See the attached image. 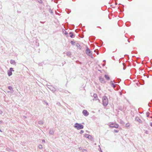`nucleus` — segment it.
Here are the masks:
<instances>
[{
    "label": "nucleus",
    "mask_w": 152,
    "mask_h": 152,
    "mask_svg": "<svg viewBox=\"0 0 152 152\" xmlns=\"http://www.w3.org/2000/svg\"><path fill=\"white\" fill-rule=\"evenodd\" d=\"M74 127L77 130H80L81 129H83L84 127L83 125L78 123H75V124Z\"/></svg>",
    "instance_id": "f257e3e1"
},
{
    "label": "nucleus",
    "mask_w": 152,
    "mask_h": 152,
    "mask_svg": "<svg viewBox=\"0 0 152 152\" xmlns=\"http://www.w3.org/2000/svg\"><path fill=\"white\" fill-rule=\"evenodd\" d=\"M103 104L104 106H106L108 104V99L106 96L102 97Z\"/></svg>",
    "instance_id": "f03ea898"
},
{
    "label": "nucleus",
    "mask_w": 152,
    "mask_h": 152,
    "mask_svg": "<svg viewBox=\"0 0 152 152\" xmlns=\"http://www.w3.org/2000/svg\"><path fill=\"white\" fill-rule=\"evenodd\" d=\"M86 53L88 56L90 57L91 58H93L92 52L90 50V49L87 46H86Z\"/></svg>",
    "instance_id": "7ed1b4c3"
},
{
    "label": "nucleus",
    "mask_w": 152,
    "mask_h": 152,
    "mask_svg": "<svg viewBox=\"0 0 152 152\" xmlns=\"http://www.w3.org/2000/svg\"><path fill=\"white\" fill-rule=\"evenodd\" d=\"M109 126L110 128H117L118 127V124L112 123L110 124Z\"/></svg>",
    "instance_id": "20e7f679"
},
{
    "label": "nucleus",
    "mask_w": 152,
    "mask_h": 152,
    "mask_svg": "<svg viewBox=\"0 0 152 152\" xmlns=\"http://www.w3.org/2000/svg\"><path fill=\"white\" fill-rule=\"evenodd\" d=\"M84 136L90 140H92L93 139V137L91 135L87 134H85Z\"/></svg>",
    "instance_id": "39448f33"
},
{
    "label": "nucleus",
    "mask_w": 152,
    "mask_h": 152,
    "mask_svg": "<svg viewBox=\"0 0 152 152\" xmlns=\"http://www.w3.org/2000/svg\"><path fill=\"white\" fill-rule=\"evenodd\" d=\"M135 120L138 122L140 123H142V121L138 117H136L135 118Z\"/></svg>",
    "instance_id": "423d86ee"
},
{
    "label": "nucleus",
    "mask_w": 152,
    "mask_h": 152,
    "mask_svg": "<svg viewBox=\"0 0 152 152\" xmlns=\"http://www.w3.org/2000/svg\"><path fill=\"white\" fill-rule=\"evenodd\" d=\"M83 113L85 116H87L89 115V113L86 110H84L83 111Z\"/></svg>",
    "instance_id": "0eeeda50"
},
{
    "label": "nucleus",
    "mask_w": 152,
    "mask_h": 152,
    "mask_svg": "<svg viewBox=\"0 0 152 152\" xmlns=\"http://www.w3.org/2000/svg\"><path fill=\"white\" fill-rule=\"evenodd\" d=\"M99 80L100 82L103 83H105V81L103 78L101 77H99Z\"/></svg>",
    "instance_id": "6e6552de"
},
{
    "label": "nucleus",
    "mask_w": 152,
    "mask_h": 152,
    "mask_svg": "<svg viewBox=\"0 0 152 152\" xmlns=\"http://www.w3.org/2000/svg\"><path fill=\"white\" fill-rule=\"evenodd\" d=\"M113 82L115 83L114 81V80L113 81H111L110 83V84L111 85L112 87H113L114 88H115V85H114Z\"/></svg>",
    "instance_id": "1a4fd4ad"
},
{
    "label": "nucleus",
    "mask_w": 152,
    "mask_h": 152,
    "mask_svg": "<svg viewBox=\"0 0 152 152\" xmlns=\"http://www.w3.org/2000/svg\"><path fill=\"white\" fill-rule=\"evenodd\" d=\"M10 63L11 64H13V65H15L16 64V62L14 60H11L10 61Z\"/></svg>",
    "instance_id": "9d476101"
},
{
    "label": "nucleus",
    "mask_w": 152,
    "mask_h": 152,
    "mask_svg": "<svg viewBox=\"0 0 152 152\" xmlns=\"http://www.w3.org/2000/svg\"><path fill=\"white\" fill-rule=\"evenodd\" d=\"M53 131L52 129H50L49 131V133L51 134H53Z\"/></svg>",
    "instance_id": "9b49d317"
},
{
    "label": "nucleus",
    "mask_w": 152,
    "mask_h": 152,
    "mask_svg": "<svg viewBox=\"0 0 152 152\" xmlns=\"http://www.w3.org/2000/svg\"><path fill=\"white\" fill-rule=\"evenodd\" d=\"M104 77L107 80H110V77L107 75H105Z\"/></svg>",
    "instance_id": "f8f14e48"
},
{
    "label": "nucleus",
    "mask_w": 152,
    "mask_h": 152,
    "mask_svg": "<svg viewBox=\"0 0 152 152\" xmlns=\"http://www.w3.org/2000/svg\"><path fill=\"white\" fill-rule=\"evenodd\" d=\"M8 75L9 76H10L12 75V73L11 72L8 71Z\"/></svg>",
    "instance_id": "ddd939ff"
},
{
    "label": "nucleus",
    "mask_w": 152,
    "mask_h": 152,
    "mask_svg": "<svg viewBox=\"0 0 152 152\" xmlns=\"http://www.w3.org/2000/svg\"><path fill=\"white\" fill-rule=\"evenodd\" d=\"M8 88L9 90H12V92H13V88H12L11 86H9L8 87Z\"/></svg>",
    "instance_id": "4468645a"
},
{
    "label": "nucleus",
    "mask_w": 152,
    "mask_h": 152,
    "mask_svg": "<svg viewBox=\"0 0 152 152\" xmlns=\"http://www.w3.org/2000/svg\"><path fill=\"white\" fill-rule=\"evenodd\" d=\"M71 52H68L66 53V54L68 56H70L71 55Z\"/></svg>",
    "instance_id": "2eb2a0df"
},
{
    "label": "nucleus",
    "mask_w": 152,
    "mask_h": 152,
    "mask_svg": "<svg viewBox=\"0 0 152 152\" xmlns=\"http://www.w3.org/2000/svg\"><path fill=\"white\" fill-rule=\"evenodd\" d=\"M38 123L40 124H43V122L42 121H40L38 122Z\"/></svg>",
    "instance_id": "dca6fc26"
},
{
    "label": "nucleus",
    "mask_w": 152,
    "mask_h": 152,
    "mask_svg": "<svg viewBox=\"0 0 152 152\" xmlns=\"http://www.w3.org/2000/svg\"><path fill=\"white\" fill-rule=\"evenodd\" d=\"M76 46L78 48H79L80 49H81L80 45L79 43H77L76 44Z\"/></svg>",
    "instance_id": "f3484780"
},
{
    "label": "nucleus",
    "mask_w": 152,
    "mask_h": 152,
    "mask_svg": "<svg viewBox=\"0 0 152 152\" xmlns=\"http://www.w3.org/2000/svg\"><path fill=\"white\" fill-rule=\"evenodd\" d=\"M70 36L72 38L73 36V34L72 32H70Z\"/></svg>",
    "instance_id": "a211bd4d"
},
{
    "label": "nucleus",
    "mask_w": 152,
    "mask_h": 152,
    "mask_svg": "<svg viewBox=\"0 0 152 152\" xmlns=\"http://www.w3.org/2000/svg\"><path fill=\"white\" fill-rule=\"evenodd\" d=\"M130 124L129 123H127L126 125V126L127 127H128L130 126Z\"/></svg>",
    "instance_id": "6ab92c4d"
},
{
    "label": "nucleus",
    "mask_w": 152,
    "mask_h": 152,
    "mask_svg": "<svg viewBox=\"0 0 152 152\" xmlns=\"http://www.w3.org/2000/svg\"><path fill=\"white\" fill-rule=\"evenodd\" d=\"M38 148L40 149H42V145H39L38 146Z\"/></svg>",
    "instance_id": "aec40b11"
},
{
    "label": "nucleus",
    "mask_w": 152,
    "mask_h": 152,
    "mask_svg": "<svg viewBox=\"0 0 152 152\" xmlns=\"http://www.w3.org/2000/svg\"><path fill=\"white\" fill-rule=\"evenodd\" d=\"M93 96L95 99L97 97V95L96 94H94L93 95Z\"/></svg>",
    "instance_id": "412c9836"
},
{
    "label": "nucleus",
    "mask_w": 152,
    "mask_h": 152,
    "mask_svg": "<svg viewBox=\"0 0 152 152\" xmlns=\"http://www.w3.org/2000/svg\"><path fill=\"white\" fill-rule=\"evenodd\" d=\"M144 133L146 134H148V132L147 130H144Z\"/></svg>",
    "instance_id": "4be33fe9"
},
{
    "label": "nucleus",
    "mask_w": 152,
    "mask_h": 152,
    "mask_svg": "<svg viewBox=\"0 0 152 152\" xmlns=\"http://www.w3.org/2000/svg\"><path fill=\"white\" fill-rule=\"evenodd\" d=\"M12 71H14V70L13 69V68H10V71L11 72Z\"/></svg>",
    "instance_id": "5701e85b"
},
{
    "label": "nucleus",
    "mask_w": 152,
    "mask_h": 152,
    "mask_svg": "<svg viewBox=\"0 0 152 152\" xmlns=\"http://www.w3.org/2000/svg\"><path fill=\"white\" fill-rule=\"evenodd\" d=\"M84 132V131L81 130L80 132V133L81 134H82Z\"/></svg>",
    "instance_id": "b1692460"
},
{
    "label": "nucleus",
    "mask_w": 152,
    "mask_h": 152,
    "mask_svg": "<svg viewBox=\"0 0 152 152\" xmlns=\"http://www.w3.org/2000/svg\"><path fill=\"white\" fill-rule=\"evenodd\" d=\"M83 152H87V150L86 149H83L82 150Z\"/></svg>",
    "instance_id": "393cba45"
},
{
    "label": "nucleus",
    "mask_w": 152,
    "mask_h": 152,
    "mask_svg": "<svg viewBox=\"0 0 152 152\" xmlns=\"http://www.w3.org/2000/svg\"><path fill=\"white\" fill-rule=\"evenodd\" d=\"M114 132H115L117 133V132H118V131L117 130H115V129H114Z\"/></svg>",
    "instance_id": "a878e982"
},
{
    "label": "nucleus",
    "mask_w": 152,
    "mask_h": 152,
    "mask_svg": "<svg viewBox=\"0 0 152 152\" xmlns=\"http://www.w3.org/2000/svg\"><path fill=\"white\" fill-rule=\"evenodd\" d=\"M71 43L72 44V45H74L75 42H73L72 41L71 42Z\"/></svg>",
    "instance_id": "bb28decb"
},
{
    "label": "nucleus",
    "mask_w": 152,
    "mask_h": 152,
    "mask_svg": "<svg viewBox=\"0 0 152 152\" xmlns=\"http://www.w3.org/2000/svg\"><path fill=\"white\" fill-rule=\"evenodd\" d=\"M49 11L51 13H53V12L52 11V10L51 9H49Z\"/></svg>",
    "instance_id": "cd10ccee"
},
{
    "label": "nucleus",
    "mask_w": 152,
    "mask_h": 152,
    "mask_svg": "<svg viewBox=\"0 0 152 152\" xmlns=\"http://www.w3.org/2000/svg\"><path fill=\"white\" fill-rule=\"evenodd\" d=\"M23 119H25V118H26V116H23Z\"/></svg>",
    "instance_id": "c85d7f7f"
},
{
    "label": "nucleus",
    "mask_w": 152,
    "mask_h": 152,
    "mask_svg": "<svg viewBox=\"0 0 152 152\" xmlns=\"http://www.w3.org/2000/svg\"><path fill=\"white\" fill-rule=\"evenodd\" d=\"M121 124H124V122H123V121H121Z\"/></svg>",
    "instance_id": "c756f323"
},
{
    "label": "nucleus",
    "mask_w": 152,
    "mask_h": 152,
    "mask_svg": "<svg viewBox=\"0 0 152 152\" xmlns=\"http://www.w3.org/2000/svg\"><path fill=\"white\" fill-rule=\"evenodd\" d=\"M3 113L2 111L1 110H0V114H1Z\"/></svg>",
    "instance_id": "7c9ffc66"
},
{
    "label": "nucleus",
    "mask_w": 152,
    "mask_h": 152,
    "mask_svg": "<svg viewBox=\"0 0 152 152\" xmlns=\"http://www.w3.org/2000/svg\"><path fill=\"white\" fill-rule=\"evenodd\" d=\"M65 35H67L68 34V33L66 31L65 33Z\"/></svg>",
    "instance_id": "2f4dec72"
},
{
    "label": "nucleus",
    "mask_w": 152,
    "mask_h": 152,
    "mask_svg": "<svg viewBox=\"0 0 152 152\" xmlns=\"http://www.w3.org/2000/svg\"><path fill=\"white\" fill-rule=\"evenodd\" d=\"M99 149L100 150V151L101 152H102V151L101 149V148L100 147V148H99Z\"/></svg>",
    "instance_id": "473e14b6"
},
{
    "label": "nucleus",
    "mask_w": 152,
    "mask_h": 152,
    "mask_svg": "<svg viewBox=\"0 0 152 152\" xmlns=\"http://www.w3.org/2000/svg\"><path fill=\"white\" fill-rule=\"evenodd\" d=\"M42 142H45V140H42Z\"/></svg>",
    "instance_id": "72a5a7b5"
},
{
    "label": "nucleus",
    "mask_w": 152,
    "mask_h": 152,
    "mask_svg": "<svg viewBox=\"0 0 152 152\" xmlns=\"http://www.w3.org/2000/svg\"><path fill=\"white\" fill-rule=\"evenodd\" d=\"M150 126H152V123H150Z\"/></svg>",
    "instance_id": "f704fd0d"
},
{
    "label": "nucleus",
    "mask_w": 152,
    "mask_h": 152,
    "mask_svg": "<svg viewBox=\"0 0 152 152\" xmlns=\"http://www.w3.org/2000/svg\"><path fill=\"white\" fill-rule=\"evenodd\" d=\"M2 123V121H0V124H1Z\"/></svg>",
    "instance_id": "c9c22d12"
},
{
    "label": "nucleus",
    "mask_w": 152,
    "mask_h": 152,
    "mask_svg": "<svg viewBox=\"0 0 152 152\" xmlns=\"http://www.w3.org/2000/svg\"><path fill=\"white\" fill-rule=\"evenodd\" d=\"M79 150H81V147H80V148H79Z\"/></svg>",
    "instance_id": "e433bc0d"
},
{
    "label": "nucleus",
    "mask_w": 152,
    "mask_h": 152,
    "mask_svg": "<svg viewBox=\"0 0 152 152\" xmlns=\"http://www.w3.org/2000/svg\"><path fill=\"white\" fill-rule=\"evenodd\" d=\"M55 89H53V90H52V91H55Z\"/></svg>",
    "instance_id": "4c0bfd02"
},
{
    "label": "nucleus",
    "mask_w": 152,
    "mask_h": 152,
    "mask_svg": "<svg viewBox=\"0 0 152 152\" xmlns=\"http://www.w3.org/2000/svg\"><path fill=\"white\" fill-rule=\"evenodd\" d=\"M0 131L1 132H2V131L0 129Z\"/></svg>",
    "instance_id": "58836bf2"
},
{
    "label": "nucleus",
    "mask_w": 152,
    "mask_h": 152,
    "mask_svg": "<svg viewBox=\"0 0 152 152\" xmlns=\"http://www.w3.org/2000/svg\"><path fill=\"white\" fill-rule=\"evenodd\" d=\"M99 148H100V145H99Z\"/></svg>",
    "instance_id": "ea45409f"
},
{
    "label": "nucleus",
    "mask_w": 152,
    "mask_h": 152,
    "mask_svg": "<svg viewBox=\"0 0 152 152\" xmlns=\"http://www.w3.org/2000/svg\"><path fill=\"white\" fill-rule=\"evenodd\" d=\"M96 51V50H94V52H95V51Z\"/></svg>",
    "instance_id": "a19ab883"
}]
</instances>
